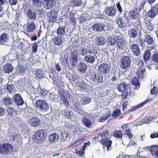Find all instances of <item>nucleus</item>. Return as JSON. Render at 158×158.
Masks as SVG:
<instances>
[{"label":"nucleus","instance_id":"nucleus-38","mask_svg":"<svg viewBox=\"0 0 158 158\" xmlns=\"http://www.w3.org/2000/svg\"><path fill=\"white\" fill-rule=\"evenodd\" d=\"M95 42L98 45H102L105 43V38L103 36H98L95 39Z\"/></svg>","mask_w":158,"mask_h":158},{"label":"nucleus","instance_id":"nucleus-2","mask_svg":"<svg viewBox=\"0 0 158 158\" xmlns=\"http://www.w3.org/2000/svg\"><path fill=\"white\" fill-rule=\"evenodd\" d=\"M46 131L40 129L36 131L32 136L34 141L39 143H41L46 138Z\"/></svg>","mask_w":158,"mask_h":158},{"label":"nucleus","instance_id":"nucleus-12","mask_svg":"<svg viewBox=\"0 0 158 158\" xmlns=\"http://www.w3.org/2000/svg\"><path fill=\"white\" fill-rule=\"evenodd\" d=\"M124 37L122 34L116 37V44L117 45V49L123 50L125 47Z\"/></svg>","mask_w":158,"mask_h":158},{"label":"nucleus","instance_id":"nucleus-56","mask_svg":"<svg viewBox=\"0 0 158 158\" xmlns=\"http://www.w3.org/2000/svg\"><path fill=\"white\" fill-rule=\"evenodd\" d=\"M79 51L81 55L82 56H85L89 53L88 50L85 47H81L79 49Z\"/></svg>","mask_w":158,"mask_h":158},{"label":"nucleus","instance_id":"nucleus-25","mask_svg":"<svg viewBox=\"0 0 158 158\" xmlns=\"http://www.w3.org/2000/svg\"><path fill=\"white\" fill-rule=\"evenodd\" d=\"M74 110L75 111L77 112L81 115L85 114V112L82 109V107L80 105V104L77 102H75L74 104Z\"/></svg>","mask_w":158,"mask_h":158},{"label":"nucleus","instance_id":"nucleus-5","mask_svg":"<svg viewBox=\"0 0 158 158\" xmlns=\"http://www.w3.org/2000/svg\"><path fill=\"white\" fill-rule=\"evenodd\" d=\"M90 79L96 84H100L103 82V77L99 73H97L96 72H91L89 75Z\"/></svg>","mask_w":158,"mask_h":158},{"label":"nucleus","instance_id":"nucleus-29","mask_svg":"<svg viewBox=\"0 0 158 158\" xmlns=\"http://www.w3.org/2000/svg\"><path fill=\"white\" fill-rule=\"evenodd\" d=\"M20 39H17L15 41V45H16L17 44L19 43L18 46H17L18 48L20 49V50L22 51L25 49L26 48V43L23 41V42H21L19 43Z\"/></svg>","mask_w":158,"mask_h":158},{"label":"nucleus","instance_id":"nucleus-36","mask_svg":"<svg viewBox=\"0 0 158 158\" xmlns=\"http://www.w3.org/2000/svg\"><path fill=\"white\" fill-rule=\"evenodd\" d=\"M116 22L118 25V27L123 28L125 27L126 23L122 17H119L115 21Z\"/></svg>","mask_w":158,"mask_h":158},{"label":"nucleus","instance_id":"nucleus-23","mask_svg":"<svg viewBox=\"0 0 158 158\" xmlns=\"http://www.w3.org/2000/svg\"><path fill=\"white\" fill-rule=\"evenodd\" d=\"M52 41L55 45L60 46L63 43V37L60 36H54L52 39Z\"/></svg>","mask_w":158,"mask_h":158},{"label":"nucleus","instance_id":"nucleus-9","mask_svg":"<svg viewBox=\"0 0 158 158\" xmlns=\"http://www.w3.org/2000/svg\"><path fill=\"white\" fill-rule=\"evenodd\" d=\"M78 51L77 50H75L71 52L70 64L73 68L76 67L78 61Z\"/></svg>","mask_w":158,"mask_h":158},{"label":"nucleus","instance_id":"nucleus-8","mask_svg":"<svg viewBox=\"0 0 158 158\" xmlns=\"http://www.w3.org/2000/svg\"><path fill=\"white\" fill-rule=\"evenodd\" d=\"M128 87L129 84L125 82H124L123 83L120 84L118 88V91L123 93L122 96L123 99L127 98L128 95L127 90L128 89Z\"/></svg>","mask_w":158,"mask_h":158},{"label":"nucleus","instance_id":"nucleus-48","mask_svg":"<svg viewBox=\"0 0 158 158\" xmlns=\"http://www.w3.org/2000/svg\"><path fill=\"white\" fill-rule=\"evenodd\" d=\"M151 52L149 50H147L145 52L143 56V59L145 61H149L150 58Z\"/></svg>","mask_w":158,"mask_h":158},{"label":"nucleus","instance_id":"nucleus-46","mask_svg":"<svg viewBox=\"0 0 158 158\" xmlns=\"http://www.w3.org/2000/svg\"><path fill=\"white\" fill-rule=\"evenodd\" d=\"M139 79L136 77H134L131 80V84L134 85L137 88H139L140 87Z\"/></svg>","mask_w":158,"mask_h":158},{"label":"nucleus","instance_id":"nucleus-6","mask_svg":"<svg viewBox=\"0 0 158 158\" xmlns=\"http://www.w3.org/2000/svg\"><path fill=\"white\" fill-rule=\"evenodd\" d=\"M131 61V58L129 56H123L120 59V68L123 69H127L130 66Z\"/></svg>","mask_w":158,"mask_h":158},{"label":"nucleus","instance_id":"nucleus-40","mask_svg":"<svg viewBox=\"0 0 158 158\" xmlns=\"http://www.w3.org/2000/svg\"><path fill=\"white\" fill-rule=\"evenodd\" d=\"M31 125L35 127L40 125V121L38 118H34L31 119Z\"/></svg>","mask_w":158,"mask_h":158},{"label":"nucleus","instance_id":"nucleus-50","mask_svg":"<svg viewBox=\"0 0 158 158\" xmlns=\"http://www.w3.org/2000/svg\"><path fill=\"white\" fill-rule=\"evenodd\" d=\"M4 104L6 106H9L12 103V100L10 98H4L3 100Z\"/></svg>","mask_w":158,"mask_h":158},{"label":"nucleus","instance_id":"nucleus-64","mask_svg":"<svg viewBox=\"0 0 158 158\" xmlns=\"http://www.w3.org/2000/svg\"><path fill=\"white\" fill-rule=\"evenodd\" d=\"M78 86L82 89H85L87 88L86 84L84 82H79Z\"/></svg>","mask_w":158,"mask_h":158},{"label":"nucleus","instance_id":"nucleus-49","mask_svg":"<svg viewBox=\"0 0 158 158\" xmlns=\"http://www.w3.org/2000/svg\"><path fill=\"white\" fill-rule=\"evenodd\" d=\"M153 38L149 35H146L145 36V41L148 44L151 45L153 43Z\"/></svg>","mask_w":158,"mask_h":158},{"label":"nucleus","instance_id":"nucleus-42","mask_svg":"<svg viewBox=\"0 0 158 158\" xmlns=\"http://www.w3.org/2000/svg\"><path fill=\"white\" fill-rule=\"evenodd\" d=\"M111 112L110 111H108L106 113H105L103 117H101L99 119V121L102 122L106 120L111 115Z\"/></svg>","mask_w":158,"mask_h":158},{"label":"nucleus","instance_id":"nucleus-14","mask_svg":"<svg viewBox=\"0 0 158 158\" xmlns=\"http://www.w3.org/2000/svg\"><path fill=\"white\" fill-rule=\"evenodd\" d=\"M104 11L107 15L111 16H114L116 14L117 10L116 8L113 6L107 7L105 8Z\"/></svg>","mask_w":158,"mask_h":158},{"label":"nucleus","instance_id":"nucleus-22","mask_svg":"<svg viewBox=\"0 0 158 158\" xmlns=\"http://www.w3.org/2000/svg\"><path fill=\"white\" fill-rule=\"evenodd\" d=\"M149 101V99H146V100L143 101V102H142L141 103L135 106L134 107H133L130 110L126 111L125 113L126 114H129L131 113L132 112L135 111V110L139 109L140 108L143 107L144 105H145Z\"/></svg>","mask_w":158,"mask_h":158},{"label":"nucleus","instance_id":"nucleus-39","mask_svg":"<svg viewBox=\"0 0 158 158\" xmlns=\"http://www.w3.org/2000/svg\"><path fill=\"white\" fill-rule=\"evenodd\" d=\"M150 151L152 155L158 157V145H153L150 148Z\"/></svg>","mask_w":158,"mask_h":158},{"label":"nucleus","instance_id":"nucleus-63","mask_svg":"<svg viewBox=\"0 0 158 158\" xmlns=\"http://www.w3.org/2000/svg\"><path fill=\"white\" fill-rule=\"evenodd\" d=\"M14 86L13 84L8 85L6 86V89L7 91L11 93L14 90Z\"/></svg>","mask_w":158,"mask_h":158},{"label":"nucleus","instance_id":"nucleus-21","mask_svg":"<svg viewBox=\"0 0 158 158\" xmlns=\"http://www.w3.org/2000/svg\"><path fill=\"white\" fill-rule=\"evenodd\" d=\"M13 99L16 104L18 106L23 105L24 102L19 94H15L13 96Z\"/></svg>","mask_w":158,"mask_h":158},{"label":"nucleus","instance_id":"nucleus-3","mask_svg":"<svg viewBox=\"0 0 158 158\" xmlns=\"http://www.w3.org/2000/svg\"><path fill=\"white\" fill-rule=\"evenodd\" d=\"M35 105L37 110L43 112L47 111L49 109L48 104L44 100H37Z\"/></svg>","mask_w":158,"mask_h":158},{"label":"nucleus","instance_id":"nucleus-34","mask_svg":"<svg viewBox=\"0 0 158 158\" xmlns=\"http://www.w3.org/2000/svg\"><path fill=\"white\" fill-rule=\"evenodd\" d=\"M98 49V47L96 45L94 44L90 45L89 47V53L95 54L97 53Z\"/></svg>","mask_w":158,"mask_h":158},{"label":"nucleus","instance_id":"nucleus-57","mask_svg":"<svg viewBox=\"0 0 158 158\" xmlns=\"http://www.w3.org/2000/svg\"><path fill=\"white\" fill-rule=\"evenodd\" d=\"M121 114V112L120 110L118 109L113 111L112 116L114 118H117Z\"/></svg>","mask_w":158,"mask_h":158},{"label":"nucleus","instance_id":"nucleus-35","mask_svg":"<svg viewBox=\"0 0 158 158\" xmlns=\"http://www.w3.org/2000/svg\"><path fill=\"white\" fill-rule=\"evenodd\" d=\"M123 135V133L121 130H116L113 132V136L116 138L122 139Z\"/></svg>","mask_w":158,"mask_h":158},{"label":"nucleus","instance_id":"nucleus-62","mask_svg":"<svg viewBox=\"0 0 158 158\" xmlns=\"http://www.w3.org/2000/svg\"><path fill=\"white\" fill-rule=\"evenodd\" d=\"M37 44H39L38 42L35 43L33 44L32 47V52L33 53H36L38 50Z\"/></svg>","mask_w":158,"mask_h":158},{"label":"nucleus","instance_id":"nucleus-41","mask_svg":"<svg viewBox=\"0 0 158 158\" xmlns=\"http://www.w3.org/2000/svg\"><path fill=\"white\" fill-rule=\"evenodd\" d=\"M7 111L8 115L10 117L15 115H17V110L13 107L10 108H8L7 110Z\"/></svg>","mask_w":158,"mask_h":158},{"label":"nucleus","instance_id":"nucleus-11","mask_svg":"<svg viewBox=\"0 0 158 158\" xmlns=\"http://www.w3.org/2000/svg\"><path fill=\"white\" fill-rule=\"evenodd\" d=\"M130 48L131 50L132 54L134 56H139L140 54V51L139 45L131 41L129 43Z\"/></svg>","mask_w":158,"mask_h":158},{"label":"nucleus","instance_id":"nucleus-53","mask_svg":"<svg viewBox=\"0 0 158 158\" xmlns=\"http://www.w3.org/2000/svg\"><path fill=\"white\" fill-rule=\"evenodd\" d=\"M82 4V2L81 0H73L71 2L72 6L73 7L80 6Z\"/></svg>","mask_w":158,"mask_h":158},{"label":"nucleus","instance_id":"nucleus-19","mask_svg":"<svg viewBox=\"0 0 158 158\" xmlns=\"http://www.w3.org/2000/svg\"><path fill=\"white\" fill-rule=\"evenodd\" d=\"M44 6L47 9H50L56 6V3L54 1L44 0L43 1Z\"/></svg>","mask_w":158,"mask_h":158},{"label":"nucleus","instance_id":"nucleus-61","mask_svg":"<svg viewBox=\"0 0 158 158\" xmlns=\"http://www.w3.org/2000/svg\"><path fill=\"white\" fill-rule=\"evenodd\" d=\"M124 134L125 135H126L130 139L133 137V135L131 133V130L130 128L126 130Z\"/></svg>","mask_w":158,"mask_h":158},{"label":"nucleus","instance_id":"nucleus-58","mask_svg":"<svg viewBox=\"0 0 158 158\" xmlns=\"http://www.w3.org/2000/svg\"><path fill=\"white\" fill-rule=\"evenodd\" d=\"M19 135L17 134L12 133L10 134L9 139L11 141H15L19 137Z\"/></svg>","mask_w":158,"mask_h":158},{"label":"nucleus","instance_id":"nucleus-59","mask_svg":"<svg viewBox=\"0 0 158 158\" xmlns=\"http://www.w3.org/2000/svg\"><path fill=\"white\" fill-rule=\"evenodd\" d=\"M116 37L115 38H111L108 40V44L110 46L114 45L116 44Z\"/></svg>","mask_w":158,"mask_h":158},{"label":"nucleus","instance_id":"nucleus-1","mask_svg":"<svg viewBox=\"0 0 158 158\" xmlns=\"http://www.w3.org/2000/svg\"><path fill=\"white\" fill-rule=\"evenodd\" d=\"M99 136H101L100 142L103 145L106 146L107 150L109 151L111 149V146L112 141L110 139L109 137V132L108 130H106L103 132L98 134Z\"/></svg>","mask_w":158,"mask_h":158},{"label":"nucleus","instance_id":"nucleus-4","mask_svg":"<svg viewBox=\"0 0 158 158\" xmlns=\"http://www.w3.org/2000/svg\"><path fill=\"white\" fill-rule=\"evenodd\" d=\"M147 2V1L146 0H143V3L139 6L138 9V8H137L130 11L129 13V17L131 20L135 19L138 18L140 14L139 12L142 10V9H143Z\"/></svg>","mask_w":158,"mask_h":158},{"label":"nucleus","instance_id":"nucleus-13","mask_svg":"<svg viewBox=\"0 0 158 158\" xmlns=\"http://www.w3.org/2000/svg\"><path fill=\"white\" fill-rule=\"evenodd\" d=\"M58 13L57 10L55 9H53L49 12L48 16L49 22L54 23L56 21L58 17Z\"/></svg>","mask_w":158,"mask_h":158},{"label":"nucleus","instance_id":"nucleus-7","mask_svg":"<svg viewBox=\"0 0 158 158\" xmlns=\"http://www.w3.org/2000/svg\"><path fill=\"white\" fill-rule=\"evenodd\" d=\"M110 64L102 63L98 66V72L102 75H106L110 72Z\"/></svg>","mask_w":158,"mask_h":158},{"label":"nucleus","instance_id":"nucleus-27","mask_svg":"<svg viewBox=\"0 0 158 158\" xmlns=\"http://www.w3.org/2000/svg\"><path fill=\"white\" fill-rule=\"evenodd\" d=\"M78 69L82 73H84L87 69V65L85 63L80 62L78 64Z\"/></svg>","mask_w":158,"mask_h":158},{"label":"nucleus","instance_id":"nucleus-20","mask_svg":"<svg viewBox=\"0 0 158 158\" xmlns=\"http://www.w3.org/2000/svg\"><path fill=\"white\" fill-rule=\"evenodd\" d=\"M59 139L58 134L56 132L52 133L49 135L48 136L49 142L51 143H55L57 142Z\"/></svg>","mask_w":158,"mask_h":158},{"label":"nucleus","instance_id":"nucleus-26","mask_svg":"<svg viewBox=\"0 0 158 158\" xmlns=\"http://www.w3.org/2000/svg\"><path fill=\"white\" fill-rule=\"evenodd\" d=\"M13 67L11 64L7 63L4 65L2 67V70L5 73H9L12 72Z\"/></svg>","mask_w":158,"mask_h":158},{"label":"nucleus","instance_id":"nucleus-33","mask_svg":"<svg viewBox=\"0 0 158 158\" xmlns=\"http://www.w3.org/2000/svg\"><path fill=\"white\" fill-rule=\"evenodd\" d=\"M84 60L86 62L93 64L95 60V58L93 56L88 55L84 57Z\"/></svg>","mask_w":158,"mask_h":158},{"label":"nucleus","instance_id":"nucleus-28","mask_svg":"<svg viewBox=\"0 0 158 158\" xmlns=\"http://www.w3.org/2000/svg\"><path fill=\"white\" fill-rule=\"evenodd\" d=\"M36 26L34 23L31 22L28 23L26 28V31L28 32H33L35 30Z\"/></svg>","mask_w":158,"mask_h":158},{"label":"nucleus","instance_id":"nucleus-45","mask_svg":"<svg viewBox=\"0 0 158 158\" xmlns=\"http://www.w3.org/2000/svg\"><path fill=\"white\" fill-rule=\"evenodd\" d=\"M62 138L64 141L69 140L70 138L71 135L69 132H67L66 133L65 132H61Z\"/></svg>","mask_w":158,"mask_h":158},{"label":"nucleus","instance_id":"nucleus-55","mask_svg":"<svg viewBox=\"0 0 158 158\" xmlns=\"http://www.w3.org/2000/svg\"><path fill=\"white\" fill-rule=\"evenodd\" d=\"M29 1L32 2L33 5L35 6L39 7L41 6L42 1L41 0H29Z\"/></svg>","mask_w":158,"mask_h":158},{"label":"nucleus","instance_id":"nucleus-17","mask_svg":"<svg viewBox=\"0 0 158 158\" xmlns=\"http://www.w3.org/2000/svg\"><path fill=\"white\" fill-rule=\"evenodd\" d=\"M26 8H25V11L27 12V16L31 20H35L37 19V15L35 11L29 9L26 11Z\"/></svg>","mask_w":158,"mask_h":158},{"label":"nucleus","instance_id":"nucleus-31","mask_svg":"<svg viewBox=\"0 0 158 158\" xmlns=\"http://www.w3.org/2000/svg\"><path fill=\"white\" fill-rule=\"evenodd\" d=\"M146 74L145 69H139L136 72V74L139 78H143Z\"/></svg>","mask_w":158,"mask_h":158},{"label":"nucleus","instance_id":"nucleus-37","mask_svg":"<svg viewBox=\"0 0 158 158\" xmlns=\"http://www.w3.org/2000/svg\"><path fill=\"white\" fill-rule=\"evenodd\" d=\"M8 35L6 33H2L0 35V44H4L7 42Z\"/></svg>","mask_w":158,"mask_h":158},{"label":"nucleus","instance_id":"nucleus-47","mask_svg":"<svg viewBox=\"0 0 158 158\" xmlns=\"http://www.w3.org/2000/svg\"><path fill=\"white\" fill-rule=\"evenodd\" d=\"M91 101V99L90 98H89V97L85 96L82 97L81 99V102L83 105L89 104Z\"/></svg>","mask_w":158,"mask_h":158},{"label":"nucleus","instance_id":"nucleus-15","mask_svg":"<svg viewBox=\"0 0 158 158\" xmlns=\"http://www.w3.org/2000/svg\"><path fill=\"white\" fill-rule=\"evenodd\" d=\"M67 97V93L64 92L61 93L60 95V103L61 104H64L67 107H69V104Z\"/></svg>","mask_w":158,"mask_h":158},{"label":"nucleus","instance_id":"nucleus-60","mask_svg":"<svg viewBox=\"0 0 158 158\" xmlns=\"http://www.w3.org/2000/svg\"><path fill=\"white\" fill-rule=\"evenodd\" d=\"M24 71V69L22 66H18L16 68V73L19 74L23 73Z\"/></svg>","mask_w":158,"mask_h":158},{"label":"nucleus","instance_id":"nucleus-10","mask_svg":"<svg viewBox=\"0 0 158 158\" xmlns=\"http://www.w3.org/2000/svg\"><path fill=\"white\" fill-rule=\"evenodd\" d=\"M13 149L12 146L9 143H4L0 145V152L4 155H6L11 152Z\"/></svg>","mask_w":158,"mask_h":158},{"label":"nucleus","instance_id":"nucleus-32","mask_svg":"<svg viewBox=\"0 0 158 158\" xmlns=\"http://www.w3.org/2000/svg\"><path fill=\"white\" fill-rule=\"evenodd\" d=\"M55 32L57 33L58 36L63 37L65 33V26H59Z\"/></svg>","mask_w":158,"mask_h":158},{"label":"nucleus","instance_id":"nucleus-52","mask_svg":"<svg viewBox=\"0 0 158 158\" xmlns=\"http://www.w3.org/2000/svg\"><path fill=\"white\" fill-rule=\"evenodd\" d=\"M35 73L37 78H38L39 79H41L44 77V74L43 72L42 71L37 70L35 72Z\"/></svg>","mask_w":158,"mask_h":158},{"label":"nucleus","instance_id":"nucleus-18","mask_svg":"<svg viewBox=\"0 0 158 158\" xmlns=\"http://www.w3.org/2000/svg\"><path fill=\"white\" fill-rule=\"evenodd\" d=\"M74 15L75 14L73 12V10H71L70 12H68L66 13H65L64 16L66 18H69L71 23L74 25L76 23V21L75 18L74 17Z\"/></svg>","mask_w":158,"mask_h":158},{"label":"nucleus","instance_id":"nucleus-30","mask_svg":"<svg viewBox=\"0 0 158 158\" xmlns=\"http://www.w3.org/2000/svg\"><path fill=\"white\" fill-rule=\"evenodd\" d=\"M144 23L147 29L150 31H152L153 30L154 26L152 24L150 20L148 18H145V19Z\"/></svg>","mask_w":158,"mask_h":158},{"label":"nucleus","instance_id":"nucleus-24","mask_svg":"<svg viewBox=\"0 0 158 158\" xmlns=\"http://www.w3.org/2000/svg\"><path fill=\"white\" fill-rule=\"evenodd\" d=\"M62 115L66 118L72 119L74 117V113L73 111L71 110H68L65 109L62 111Z\"/></svg>","mask_w":158,"mask_h":158},{"label":"nucleus","instance_id":"nucleus-44","mask_svg":"<svg viewBox=\"0 0 158 158\" xmlns=\"http://www.w3.org/2000/svg\"><path fill=\"white\" fill-rule=\"evenodd\" d=\"M82 123L87 127L89 128L91 127L92 122L89 119L86 117L82 118Z\"/></svg>","mask_w":158,"mask_h":158},{"label":"nucleus","instance_id":"nucleus-43","mask_svg":"<svg viewBox=\"0 0 158 158\" xmlns=\"http://www.w3.org/2000/svg\"><path fill=\"white\" fill-rule=\"evenodd\" d=\"M79 77L76 73H73L71 76V78L70 80L72 83L75 84H77L78 82V78Z\"/></svg>","mask_w":158,"mask_h":158},{"label":"nucleus","instance_id":"nucleus-51","mask_svg":"<svg viewBox=\"0 0 158 158\" xmlns=\"http://www.w3.org/2000/svg\"><path fill=\"white\" fill-rule=\"evenodd\" d=\"M128 34L131 37L135 38L138 35V32L135 29H132L129 32Z\"/></svg>","mask_w":158,"mask_h":158},{"label":"nucleus","instance_id":"nucleus-16","mask_svg":"<svg viewBox=\"0 0 158 158\" xmlns=\"http://www.w3.org/2000/svg\"><path fill=\"white\" fill-rule=\"evenodd\" d=\"M105 25L104 23H98L94 24L92 27L94 31L97 32H101L105 30Z\"/></svg>","mask_w":158,"mask_h":158},{"label":"nucleus","instance_id":"nucleus-54","mask_svg":"<svg viewBox=\"0 0 158 158\" xmlns=\"http://www.w3.org/2000/svg\"><path fill=\"white\" fill-rule=\"evenodd\" d=\"M157 14L151 7V9L148 13L147 15L150 18H154Z\"/></svg>","mask_w":158,"mask_h":158}]
</instances>
